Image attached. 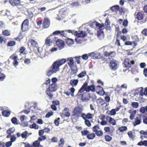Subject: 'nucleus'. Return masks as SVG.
Returning <instances> with one entry per match:
<instances>
[{"instance_id": "nucleus-1", "label": "nucleus", "mask_w": 147, "mask_h": 147, "mask_svg": "<svg viewBox=\"0 0 147 147\" xmlns=\"http://www.w3.org/2000/svg\"><path fill=\"white\" fill-rule=\"evenodd\" d=\"M115 31L117 32V33L116 35V40L115 42V44L118 47L120 46V40L121 39L123 41L125 42L127 40V36L122 34L121 32L120 31L119 26L116 28Z\"/></svg>"}, {"instance_id": "nucleus-2", "label": "nucleus", "mask_w": 147, "mask_h": 147, "mask_svg": "<svg viewBox=\"0 0 147 147\" xmlns=\"http://www.w3.org/2000/svg\"><path fill=\"white\" fill-rule=\"evenodd\" d=\"M57 84H51L46 90L45 93L50 99H52L53 97V94L51 92L55 91L57 89Z\"/></svg>"}, {"instance_id": "nucleus-3", "label": "nucleus", "mask_w": 147, "mask_h": 147, "mask_svg": "<svg viewBox=\"0 0 147 147\" xmlns=\"http://www.w3.org/2000/svg\"><path fill=\"white\" fill-rule=\"evenodd\" d=\"M59 66L57 64V62L55 61L52 65L50 67L49 69L47 71L46 75L48 76H50L53 74L56 73L59 71Z\"/></svg>"}, {"instance_id": "nucleus-4", "label": "nucleus", "mask_w": 147, "mask_h": 147, "mask_svg": "<svg viewBox=\"0 0 147 147\" xmlns=\"http://www.w3.org/2000/svg\"><path fill=\"white\" fill-rule=\"evenodd\" d=\"M83 109L80 106H78L76 107L72 111L73 114L71 116V119L72 120L74 119V116H76L77 118L81 116L82 117Z\"/></svg>"}, {"instance_id": "nucleus-5", "label": "nucleus", "mask_w": 147, "mask_h": 147, "mask_svg": "<svg viewBox=\"0 0 147 147\" xmlns=\"http://www.w3.org/2000/svg\"><path fill=\"white\" fill-rule=\"evenodd\" d=\"M67 33H71L72 34L75 35H76L78 37H84L85 36H86L87 33L85 31H79L78 32L76 31L75 30H66Z\"/></svg>"}, {"instance_id": "nucleus-6", "label": "nucleus", "mask_w": 147, "mask_h": 147, "mask_svg": "<svg viewBox=\"0 0 147 147\" xmlns=\"http://www.w3.org/2000/svg\"><path fill=\"white\" fill-rule=\"evenodd\" d=\"M52 42H55L57 45L60 48L63 47L65 45L63 40L57 39V37H55L53 38Z\"/></svg>"}, {"instance_id": "nucleus-7", "label": "nucleus", "mask_w": 147, "mask_h": 147, "mask_svg": "<svg viewBox=\"0 0 147 147\" xmlns=\"http://www.w3.org/2000/svg\"><path fill=\"white\" fill-rule=\"evenodd\" d=\"M135 62L134 60H130L128 58L125 59L123 62L124 67L128 69L130 68L132 65L135 64Z\"/></svg>"}, {"instance_id": "nucleus-8", "label": "nucleus", "mask_w": 147, "mask_h": 147, "mask_svg": "<svg viewBox=\"0 0 147 147\" xmlns=\"http://www.w3.org/2000/svg\"><path fill=\"white\" fill-rule=\"evenodd\" d=\"M29 24V20L27 19H25L23 21L21 26V29L22 32H25L28 30Z\"/></svg>"}, {"instance_id": "nucleus-9", "label": "nucleus", "mask_w": 147, "mask_h": 147, "mask_svg": "<svg viewBox=\"0 0 147 147\" xmlns=\"http://www.w3.org/2000/svg\"><path fill=\"white\" fill-rule=\"evenodd\" d=\"M88 56L91 58L94 59H100L103 57L102 54L99 53L92 52L88 53Z\"/></svg>"}, {"instance_id": "nucleus-10", "label": "nucleus", "mask_w": 147, "mask_h": 147, "mask_svg": "<svg viewBox=\"0 0 147 147\" xmlns=\"http://www.w3.org/2000/svg\"><path fill=\"white\" fill-rule=\"evenodd\" d=\"M10 58L13 60V64L14 66L16 67L18 65L19 62L18 61V56L15 53L12 55L10 57Z\"/></svg>"}, {"instance_id": "nucleus-11", "label": "nucleus", "mask_w": 147, "mask_h": 147, "mask_svg": "<svg viewBox=\"0 0 147 147\" xmlns=\"http://www.w3.org/2000/svg\"><path fill=\"white\" fill-rule=\"evenodd\" d=\"M50 25L49 20L47 18H45L43 19L42 23V27L43 28H47L49 27Z\"/></svg>"}, {"instance_id": "nucleus-12", "label": "nucleus", "mask_w": 147, "mask_h": 147, "mask_svg": "<svg viewBox=\"0 0 147 147\" xmlns=\"http://www.w3.org/2000/svg\"><path fill=\"white\" fill-rule=\"evenodd\" d=\"M96 91L98 94L101 96L104 95L105 93L103 88L100 86L96 87Z\"/></svg>"}, {"instance_id": "nucleus-13", "label": "nucleus", "mask_w": 147, "mask_h": 147, "mask_svg": "<svg viewBox=\"0 0 147 147\" xmlns=\"http://www.w3.org/2000/svg\"><path fill=\"white\" fill-rule=\"evenodd\" d=\"M87 85L88 83L86 82H85L83 85L79 90L78 93L77 94V96H80L81 95V94H80V93H82L83 92L85 91H86V87L87 86Z\"/></svg>"}, {"instance_id": "nucleus-14", "label": "nucleus", "mask_w": 147, "mask_h": 147, "mask_svg": "<svg viewBox=\"0 0 147 147\" xmlns=\"http://www.w3.org/2000/svg\"><path fill=\"white\" fill-rule=\"evenodd\" d=\"M94 115L93 114L88 113L86 115L85 113L82 114V117L84 119H91L93 118Z\"/></svg>"}, {"instance_id": "nucleus-15", "label": "nucleus", "mask_w": 147, "mask_h": 147, "mask_svg": "<svg viewBox=\"0 0 147 147\" xmlns=\"http://www.w3.org/2000/svg\"><path fill=\"white\" fill-rule=\"evenodd\" d=\"M10 4L13 6H17L21 5L20 0H9Z\"/></svg>"}, {"instance_id": "nucleus-16", "label": "nucleus", "mask_w": 147, "mask_h": 147, "mask_svg": "<svg viewBox=\"0 0 147 147\" xmlns=\"http://www.w3.org/2000/svg\"><path fill=\"white\" fill-rule=\"evenodd\" d=\"M61 114L67 117H69L70 115V114L69 112V109L67 107L65 108Z\"/></svg>"}, {"instance_id": "nucleus-17", "label": "nucleus", "mask_w": 147, "mask_h": 147, "mask_svg": "<svg viewBox=\"0 0 147 147\" xmlns=\"http://www.w3.org/2000/svg\"><path fill=\"white\" fill-rule=\"evenodd\" d=\"M52 37V35H50L49 37L47 38L45 42V43L47 46L50 45V43H54V42H52L53 38H51Z\"/></svg>"}, {"instance_id": "nucleus-18", "label": "nucleus", "mask_w": 147, "mask_h": 147, "mask_svg": "<svg viewBox=\"0 0 147 147\" xmlns=\"http://www.w3.org/2000/svg\"><path fill=\"white\" fill-rule=\"evenodd\" d=\"M86 92H89L91 91L94 92L95 91V86L94 85H92L88 86H87L86 87Z\"/></svg>"}, {"instance_id": "nucleus-19", "label": "nucleus", "mask_w": 147, "mask_h": 147, "mask_svg": "<svg viewBox=\"0 0 147 147\" xmlns=\"http://www.w3.org/2000/svg\"><path fill=\"white\" fill-rule=\"evenodd\" d=\"M74 57H70L68 58L66 60V61H67V63L69 66L74 64Z\"/></svg>"}, {"instance_id": "nucleus-20", "label": "nucleus", "mask_w": 147, "mask_h": 147, "mask_svg": "<svg viewBox=\"0 0 147 147\" xmlns=\"http://www.w3.org/2000/svg\"><path fill=\"white\" fill-rule=\"evenodd\" d=\"M70 67L71 70L73 72L72 74H76L78 71V68L76 64L73 65L69 66Z\"/></svg>"}, {"instance_id": "nucleus-21", "label": "nucleus", "mask_w": 147, "mask_h": 147, "mask_svg": "<svg viewBox=\"0 0 147 147\" xmlns=\"http://www.w3.org/2000/svg\"><path fill=\"white\" fill-rule=\"evenodd\" d=\"M95 26L96 27L98 28L100 30H102L105 28L104 24L103 23L100 24L98 22H95Z\"/></svg>"}, {"instance_id": "nucleus-22", "label": "nucleus", "mask_w": 147, "mask_h": 147, "mask_svg": "<svg viewBox=\"0 0 147 147\" xmlns=\"http://www.w3.org/2000/svg\"><path fill=\"white\" fill-rule=\"evenodd\" d=\"M78 80L77 79H72L70 81V84L72 86H76L78 84Z\"/></svg>"}, {"instance_id": "nucleus-23", "label": "nucleus", "mask_w": 147, "mask_h": 147, "mask_svg": "<svg viewBox=\"0 0 147 147\" xmlns=\"http://www.w3.org/2000/svg\"><path fill=\"white\" fill-rule=\"evenodd\" d=\"M144 15L141 12H138L136 15V18L138 20H141L143 19Z\"/></svg>"}, {"instance_id": "nucleus-24", "label": "nucleus", "mask_w": 147, "mask_h": 147, "mask_svg": "<svg viewBox=\"0 0 147 147\" xmlns=\"http://www.w3.org/2000/svg\"><path fill=\"white\" fill-rule=\"evenodd\" d=\"M110 68L113 70H115L117 68V64L116 63L112 61L110 63Z\"/></svg>"}, {"instance_id": "nucleus-25", "label": "nucleus", "mask_w": 147, "mask_h": 147, "mask_svg": "<svg viewBox=\"0 0 147 147\" xmlns=\"http://www.w3.org/2000/svg\"><path fill=\"white\" fill-rule=\"evenodd\" d=\"M2 34L4 36H9L11 34L10 30H3Z\"/></svg>"}, {"instance_id": "nucleus-26", "label": "nucleus", "mask_w": 147, "mask_h": 147, "mask_svg": "<svg viewBox=\"0 0 147 147\" xmlns=\"http://www.w3.org/2000/svg\"><path fill=\"white\" fill-rule=\"evenodd\" d=\"M135 119V121L133 123V124L134 126H136L140 123L141 120L139 117H136Z\"/></svg>"}, {"instance_id": "nucleus-27", "label": "nucleus", "mask_w": 147, "mask_h": 147, "mask_svg": "<svg viewBox=\"0 0 147 147\" xmlns=\"http://www.w3.org/2000/svg\"><path fill=\"white\" fill-rule=\"evenodd\" d=\"M10 111H7V110H3L2 111V115L5 117H8L9 116L10 114Z\"/></svg>"}, {"instance_id": "nucleus-28", "label": "nucleus", "mask_w": 147, "mask_h": 147, "mask_svg": "<svg viewBox=\"0 0 147 147\" xmlns=\"http://www.w3.org/2000/svg\"><path fill=\"white\" fill-rule=\"evenodd\" d=\"M109 117V122L111 124H112L113 125H116V121L115 120L113 119L111 117H110L108 116H107V118Z\"/></svg>"}, {"instance_id": "nucleus-29", "label": "nucleus", "mask_w": 147, "mask_h": 147, "mask_svg": "<svg viewBox=\"0 0 147 147\" xmlns=\"http://www.w3.org/2000/svg\"><path fill=\"white\" fill-rule=\"evenodd\" d=\"M95 134L94 133H89L86 136L87 138L89 140H92L95 137Z\"/></svg>"}, {"instance_id": "nucleus-30", "label": "nucleus", "mask_w": 147, "mask_h": 147, "mask_svg": "<svg viewBox=\"0 0 147 147\" xmlns=\"http://www.w3.org/2000/svg\"><path fill=\"white\" fill-rule=\"evenodd\" d=\"M110 9L113 12H117L118 11L119 9V6L118 5H115L111 7Z\"/></svg>"}, {"instance_id": "nucleus-31", "label": "nucleus", "mask_w": 147, "mask_h": 147, "mask_svg": "<svg viewBox=\"0 0 147 147\" xmlns=\"http://www.w3.org/2000/svg\"><path fill=\"white\" fill-rule=\"evenodd\" d=\"M22 33L21 32H20L16 38H14V39L20 42L21 40L22 39L23 37V36L22 34Z\"/></svg>"}, {"instance_id": "nucleus-32", "label": "nucleus", "mask_w": 147, "mask_h": 147, "mask_svg": "<svg viewBox=\"0 0 147 147\" xmlns=\"http://www.w3.org/2000/svg\"><path fill=\"white\" fill-rule=\"evenodd\" d=\"M74 40H73L67 38L66 43L68 45H70L74 43Z\"/></svg>"}, {"instance_id": "nucleus-33", "label": "nucleus", "mask_w": 147, "mask_h": 147, "mask_svg": "<svg viewBox=\"0 0 147 147\" xmlns=\"http://www.w3.org/2000/svg\"><path fill=\"white\" fill-rule=\"evenodd\" d=\"M137 145L140 146L143 145L145 146H147V140H145L143 141H141L139 142Z\"/></svg>"}, {"instance_id": "nucleus-34", "label": "nucleus", "mask_w": 147, "mask_h": 147, "mask_svg": "<svg viewBox=\"0 0 147 147\" xmlns=\"http://www.w3.org/2000/svg\"><path fill=\"white\" fill-rule=\"evenodd\" d=\"M30 42L32 46L34 47H37L38 44L37 42L33 39H31L30 41Z\"/></svg>"}, {"instance_id": "nucleus-35", "label": "nucleus", "mask_w": 147, "mask_h": 147, "mask_svg": "<svg viewBox=\"0 0 147 147\" xmlns=\"http://www.w3.org/2000/svg\"><path fill=\"white\" fill-rule=\"evenodd\" d=\"M56 61L57 62V64L60 67L63 64L65 63L66 61V60L64 59H63L59 61Z\"/></svg>"}, {"instance_id": "nucleus-36", "label": "nucleus", "mask_w": 147, "mask_h": 147, "mask_svg": "<svg viewBox=\"0 0 147 147\" xmlns=\"http://www.w3.org/2000/svg\"><path fill=\"white\" fill-rule=\"evenodd\" d=\"M40 144V142L38 139L33 142L32 145H31V147H38Z\"/></svg>"}, {"instance_id": "nucleus-37", "label": "nucleus", "mask_w": 147, "mask_h": 147, "mask_svg": "<svg viewBox=\"0 0 147 147\" xmlns=\"http://www.w3.org/2000/svg\"><path fill=\"white\" fill-rule=\"evenodd\" d=\"M64 142L65 140L63 138L60 139L59 142L58 147H63Z\"/></svg>"}, {"instance_id": "nucleus-38", "label": "nucleus", "mask_w": 147, "mask_h": 147, "mask_svg": "<svg viewBox=\"0 0 147 147\" xmlns=\"http://www.w3.org/2000/svg\"><path fill=\"white\" fill-rule=\"evenodd\" d=\"M136 110H134L132 112L129 117L130 120H133L134 119L135 115H136Z\"/></svg>"}, {"instance_id": "nucleus-39", "label": "nucleus", "mask_w": 147, "mask_h": 147, "mask_svg": "<svg viewBox=\"0 0 147 147\" xmlns=\"http://www.w3.org/2000/svg\"><path fill=\"white\" fill-rule=\"evenodd\" d=\"M86 75V71H82L80 74L78 75V76L80 78L83 77Z\"/></svg>"}, {"instance_id": "nucleus-40", "label": "nucleus", "mask_w": 147, "mask_h": 147, "mask_svg": "<svg viewBox=\"0 0 147 147\" xmlns=\"http://www.w3.org/2000/svg\"><path fill=\"white\" fill-rule=\"evenodd\" d=\"M12 123L14 125H16L18 124V119L16 117H13L11 119Z\"/></svg>"}, {"instance_id": "nucleus-41", "label": "nucleus", "mask_w": 147, "mask_h": 147, "mask_svg": "<svg viewBox=\"0 0 147 147\" xmlns=\"http://www.w3.org/2000/svg\"><path fill=\"white\" fill-rule=\"evenodd\" d=\"M100 129L99 125L97 124L95 125L93 127L92 130L95 133L98 131V129Z\"/></svg>"}, {"instance_id": "nucleus-42", "label": "nucleus", "mask_w": 147, "mask_h": 147, "mask_svg": "<svg viewBox=\"0 0 147 147\" xmlns=\"http://www.w3.org/2000/svg\"><path fill=\"white\" fill-rule=\"evenodd\" d=\"M16 43L14 41H10L8 42L7 45V46L12 47L15 45Z\"/></svg>"}, {"instance_id": "nucleus-43", "label": "nucleus", "mask_w": 147, "mask_h": 147, "mask_svg": "<svg viewBox=\"0 0 147 147\" xmlns=\"http://www.w3.org/2000/svg\"><path fill=\"white\" fill-rule=\"evenodd\" d=\"M95 134L98 137L102 136L103 135L102 131L100 130H98L96 132H95Z\"/></svg>"}, {"instance_id": "nucleus-44", "label": "nucleus", "mask_w": 147, "mask_h": 147, "mask_svg": "<svg viewBox=\"0 0 147 147\" xmlns=\"http://www.w3.org/2000/svg\"><path fill=\"white\" fill-rule=\"evenodd\" d=\"M105 139L107 142H109L112 140V138L110 136L107 135L105 136Z\"/></svg>"}, {"instance_id": "nucleus-45", "label": "nucleus", "mask_w": 147, "mask_h": 147, "mask_svg": "<svg viewBox=\"0 0 147 147\" xmlns=\"http://www.w3.org/2000/svg\"><path fill=\"white\" fill-rule=\"evenodd\" d=\"M1 69L0 68V72H1ZM5 76L4 74L0 72V81H3L5 78Z\"/></svg>"}, {"instance_id": "nucleus-46", "label": "nucleus", "mask_w": 147, "mask_h": 147, "mask_svg": "<svg viewBox=\"0 0 147 147\" xmlns=\"http://www.w3.org/2000/svg\"><path fill=\"white\" fill-rule=\"evenodd\" d=\"M30 127L31 128H34L35 129H38V126L35 123H33L32 125H30Z\"/></svg>"}, {"instance_id": "nucleus-47", "label": "nucleus", "mask_w": 147, "mask_h": 147, "mask_svg": "<svg viewBox=\"0 0 147 147\" xmlns=\"http://www.w3.org/2000/svg\"><path fill=\"white\" fill-rule=\"evenodd\" d=\"M28 134V133L26 131H25L24 132L22 133L21 134L22 138L26 139L27 138Z\"/></svg>"}, {"instance_id": "nucleus-48", "label": "nucleus", "mask_w": 147, "mask_h": 147, "mask_svg": "<svg viewBox=\"0 0 147 147\" xmlns=\"http://www.w3.org/2000/svg\"><path fill=\"white\" fill-rule=\"evenodd\" d=\"M14 131V130L12 128H10L7 130V133L8 134L10 135L13 133Z\"/></svg>"}, {"instance_id": "nucleus-49", "label": "nucleus", "mask_w": 147, "mask_h": 147, "mask_svg": "<svg viewBox=\"0 0 147 147\" xmlns=\"http://www.w3.org/2000/svg\"><path fill=\"white\" fill-rule=\"evenodd\" d=\"M26 50V48L23 47H21L19 50V52L21 54H25L24 51Z\"/></svg>"}, {"instance_id": "nucleus-50", "label": "nucleus", "mask_w": 147, "mask_h": 147, "mask_svg": "<svg viewBox=\"0 0 147 147\" xmlns=\"http://www.w3.org/2000/svg\"><path fill=\"white\" fill-rule=\"evenodd\" d=\"M6 41V39L5 38L0 36V44H2L4 42V43H5Z\"/></svg>"}, {"instance_id": "nucleus-51", "label": "nucleus", "mask_w": 147, "mask_h": 147, "mask_svg": "<svg viewBox=\"0 0 147 147\" xmlns=\"http://www.w3.org/2000/svg\"><path fill=\"white\" fill-rule=\"evenodd\" d=\"M116 55V53L115 51H111L110 53L109 56L111 57H109V59H110L112 57H114Z\"/></svg>"}, {"instance_id": "nucleus-52", "label": "nucleus", "mask_w": 147, "mask_h": 147, "mask_svg": "<svg viewBox=\"0 0 147 147\" xmlns=\"http://www.w3.org/2000/svg\"><path fill=\"white\" fill-rule=\"evenodd\" d=\"M131 105L133 108H137L139 106V104L138 102H134L131 104Z\"/></svg>"}, {"instance_id": "nucleus-53", "label": "nucleus", "mask_w": 147, "mask_h": 147, "mask_svg": "<svg viewBox=\"0 0 147 147\" xmlns=\"http://www.w3.org/2000/svg\"><path fill=\"white\" fill-rule=\"evenodd\" d=\"M67 32L66 30H63L61 31V36H64L67 37Z\"/></svg>"}, {"instance_id": "nucleus-54", "label": "nucleus", "mask_w": 147, "mask_h": 147, "mask_svg": "<svg viewBox=\"0 0 147 147\" xmlns=\"http://www.w3.org/2000/svg\"><path fill=\"white\" fill-rule=\"evenodd\" d=\"M81 57L80 56H76L74 57V58H75L76 59V62H77L78 64H80V58Z\"/></svg>"}, {"instance_id": "nucleus-55", "label": "nucleus", "mask_w": 147, "mask_h": 147, "mask_svg": "<svg viewBox=\"0 0 147 147\" xmlns=\"http://www.w3.org/2000/svg\"><path fill=\"white\" fill-rule=\"evenodd\" d=\"M127 129V127L126 126L121 127L119 128V130L120 132H123Z\"/></svg>"}, {"instance_id": "nucleus-56", "label": "nucleus", "mask_w": 147, "mask_h": 147, "mask_svg": "<svg viewBox=\"0 0 147 147\" xmlns=\"http://www.w3.org/2000/svg\"><path fill=\"white\" fill-rule=\"evenodd\" d=\"M78 37L77 38H76L75 39V40L78 44H80L83 43V40L80 39Z\"/></svg>"}, {"instance_id": "nucleus-57", "label": "nucleus", "mask_w": 147, "mask_h": 147, "mask_svg": "<svg viewBox=\"0 0 147 147\" xmlns=\"http://www.w3.org/2000/svg\"><path fill=\"white\" fill-rule=\"evenodd\" d=\"M89 133V132L87 130H84L81 131V134L83 136H87Z\"/></svg>"}, {"instance_id": "nucleus-58", "label": "nucleus", "mask_w": 147, "mask_h": 147, "mask_svg": "<svg viewBox=\"0 0 147 147\" xmlns=\"http://www.w3.org/2000/svg\"><path fill=\"white\" fill-rule=\"evenodd\" d=\"M127 134L130 138H131V139L133 140H134V136L133 135L131 131H129L127 133Z\"/></svg>"}, {"instance_id": "nucleus-59", "label": "nucleus", "mask_w": 147, "mask_h": 147, "mask_svg": "<svg viewBox=\"0 0 147 147\" xmlns=\"http://www.w3.org/2000/svg\"><path fill=\"white\" fill-rule=\"evenodd\" d=\"M85 120V123L86 125L88 127H90L91 126V123L90 121L88 119Z\"/></svg>"}, {"instance_id": "nucleus-60", "label": "nucleus", "mask_w": 147, "mask_h": 147, "mask_svg": "<svg viewBox=\"0 0 147 147\" xmlns=\"http://www.w3.org/2000/svg\"><path fill=\"white\" fill-rule=\"evenodd\" d=\"M109 113L108 114H110L111 115H113L116 114V111L114 109H112L111 111H109Z\"/></svg>"}, {"instance_id": "nucleus-61", "label": "nucleus", "mask_w": 147, "mask_h": 147, "mask_svg": "<svg viewBox=\"0 0 147 147\" xmlns=\"http://www.w3.org/2000/svg\"><path fill=\"white\" fill-rule=\"evenodd\" d=\"M39 137L38 140L40 141V142L45 140L46 139V137L45 136H41Z\"/></svg>"}, {"instance_id": "nucleus-62", "label": "nucleus", "mask_w": 147, "mask_h": 147, "mask_svg": "<svg viewBox=\"0 0 147 147\" xmlns=\"http://www.w3.org/2000/svg\"><path fill=\"white\" fill-rule=\"evenodd\" d=\"M88 57H89L88 56V55L87 54H84L82 55V58L84 60H86L88 59Z\"/></svg>"}, {"instance_id": "nucleus-63", "label": "nucleus", "mask_w": 147, "mask_h": 147, "mask_svg": "<svg viewBox=\"0 0 147 147\" xmlns=\"http://www.w3.org/2000/svg\"><path fill=\"white\" fill-rule=\"evenodd\" d=\"M61 31L59 30H56L53 32L52 33V35H57L59 34L61 36Z\"/></svg>"}, {"instance_id": "nucleus-64", "label": "nucleus", "mask_w": 147, "mask_h": 147, "mask_svg": "<svg viewBox=\"0 0 147 147\" xmlns=\"http://www.w3.org/2000/svg\"><path fill=\"white\" fill-rule=\"evenodd\" d=\"M141 33L145 36H147V29L145 28L142 30Z\"/></svg>"}]
</instances>
